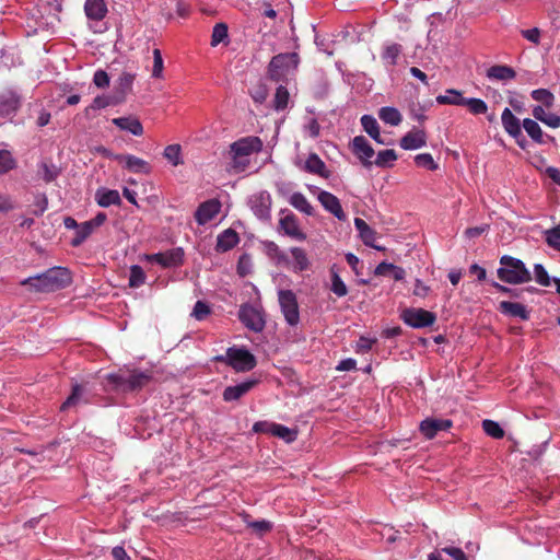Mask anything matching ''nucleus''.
I'll list each match as a JSON object with an SVG mask.
<instances>
[{
  "label": "nucleus",
  "instance_id": "nucleus-57",
  "mask_svg": "<svg viewBox=\"0 0 560 560\" xmlns=\"http://www.w3.org/2000/svg\"><path fill=\"white\" fill-rule=\"evenodd\" d=\"M211 313V308L210 306L203 302V301H197L195 303V306L192 308V313L191 315L197 319V320H202L205 319L209 314Z\"/></svg>",
  "mask_w": 560,
  "mask_h": 560
},
{
  "label": "nucleus",
  "instance_id": "nucleus-27",
  "mask_svg": "<svg viewBox=\"0 0 560 560\" xmlns=\"http://www.w3.org/2000/svg\"><path fill=\"white\" fill-rule=\"evenodd\" d=\"M238 242V234L232 229H226L218 235L215 249L224 253L236 246Z\"/></svg>",
  "mask_w": 560,
  "mask_h": 560
},
{
  "label": "nucleus",
  "instance_id": "nucleus-4",
  "mask_svg": "<svg viewBox=\"0 0 560 560\" xmlns=\"http://www.w3.org/2000/svg\"><path fill=\"white\" fill-rule=\"evenodd\" d=\"M151 380V373L147 371L132 370L127 373L119 372L107 376L108 384L116 390L127 393L141 389Z\"/></svg>",
  "mask_w": 560,
  "mask_h": 560
},
{
  "label": "nucleus",
  "instance_id": "nucleus-49",
  "mask_svg": "<svg viewBox=\"0 0 560 560\" xmlns=\"http://www.w3.org/2000/svg\"><path fill=\"white\" fill-rule=\"evenodd\" d=\"M530 96L536 102L542 103L545 106L550 107L553 104L555 96L547 89H537L532 91Z\"/></svg>",
  "mask_w": 560,
  "mask_h": 560
},
{
  "label": "nucleus",
  "instance_id": "nucleus-14",
  "mask_svg": "<svg viewBox=\"0 0 560 560\" xmlns=\"http://www.w3.org/2000/svg\"><path fill=\"white\" fill-rule=\"evenodd\" d=\"M281 214L279 221L280 230L288 236L298 240L304 241L306 240V234L301 231L298 218L292 212H287V210H281Z\"/></svg>",
  "mask_w": 560,
  "mask_h": 560
},
{
  "label": "nucleus",
  "instance_id": "nucleus-64",
  "mask_svg": "<svg viewBox=\"0 0 560 560\" xmlns=\"http://www.w3.org/2000/svg\"><path fill=\"white\" fill-rule=\"evenodd\" d=\"M444 553L448 555L453 560H467L465 552L457 547H444L441 549Z\"/></svg>",
  "mask_w": 560,
  "mask_h": 560
},
{
  "label": "nucleus",
  "instance_id": "nucleus-61",
  "mask_svg": "<svg viewBox=\"0 0 560 560\" xmlns=\"http://www.w3.org/2000/svg\"><path fill=\"white\" fill-rule=\"evenodd\" d=\"M250 96L255 103L262 104L268 96L267 88L264 84H258L253 91H250Z\"/></svg>",
  "mask_w": 560,
  "mask_h": 560
},
{
  "label": "nucleus",
  "instance_id": "nucleus-2",
  "mask_svg": "<svg viewBox=\"0 0 560 560\" xmlns=\"http://www.w3.org/2000/svg\"><path fill=\"white\" fill-rule=\"evenodd\" d=\"M262 140L256 136L243 137L230 145L229 155L232 168L244 172L249 165V156L262 150Z\"/></svg>",
  "mask_w": 560,
  "mask_h": 560
},
{
  "label": "nucleus",
  "instance_id": "nucleus-24",
  "mask_svg": "<svg viewBox=\"0 0 560 560\" xmlns=\"http://www.w3.org/2000/svg\"><path fill=\"white\" fill-rule=\"evenodd\" d=\"M95 200L100 207L107 208L121 203L120 195L115 189L98 188L95 192Z\"/></svg>",
  "mask_w": 560,
  "mask_h": 560
},
{
  "label": "nucleus",
  "instance_id": "nucleus-53",
  "mask_svg": "<svg viewBox=\"0 0 560 560\" xmlns=\"http://www.w3.org/2000/svg\"><path fill=\"white\" fill-rule=\"evenodd\" d=\"M482 428L485 432L491 438L501 439L504 435L503 429L495 421L483 420Z\"/></svg>",
  "mask_w": 560,
  "mask_h": 560
},
{
  "label": "nucleus",
  "instance_id": "nucleus-19",
  "mask_svg": "<svg viewBox=\"0 0 560 560\" xmlns=\"http://www.w3.org/2000/svg\"><path fill=\"white\" fill-rule=\"evenodd\" d=\"M352 152L363 162L365 166H370V160L375 154L374 149L363 136H357L352 140Z\"/></svg>",
  "mask_w": 560,
  "mask_h": 560
},
{
  "label": "nucleus",
  "instance_id": "nucleus-25",
  "mask_svg": "<svg viewBox=\"0 0 560 560\" xmlns=\"http://www.w3.org/2000/svg\"><path fill=\"white\" fill-rule=\"evenodd\" d=\"M499 311L504 315L517 317L523 320H527L529 318V312L526 306L521 303L502 301L499 304Z\"/></svg>",
  "mask_w": 560,
  "mask_h": 560
},
{
  "label": "nucleus",
  "instance_id": "nucleus-62",
  "mask_svg": "<svg viewBox=\"0 0 560 560\" xmlns=\"http://www.w3.org/2000/svg\"><path fill=\"white\" fill-rule=\"evenodd\" d=\"M93 83L100 89L107 88L109 85V77L107 72L101 69L96 70L93 75Z\"/></svg>",
  "mask_w": 560,
  "mask_h": 560
},
{
  "label": "nucleus",
  "instance_id": "nucleus-1",
  "mask_svg": "<svg viewBox=\"0 0 560 560\" xmlns=\"http://www.w3.org/2000/svg\"><path fill=\"white\" fill-rule=\"evenodd\" d=\"M70 282L71 276L67 268L54 267L43 273L22 280L21 284L28 285L35 292H54L66 288Z\"/></svg>",
  "mask_w": 560,
  "mask_h": 560
},
{
  "label": "nucleus",
  "instance_id": "nucleus-5",
  "mask_svg": "<svg viewBox=\"0 0 560 560\" xmlns=\"http://www.w3.org/2000/svg\"><path fill=\"white\" fill-rule=\"evenodd\" d=\"M214 361L225 363L236 372H248L257 364L254 354L245 348L237 347L228 348L225 354L214 357Z\"/></svg>",
  "mask_w": 560,
  "mask_h": 560
},
{
  "label": "nucleus",
  "instance_id": "nucleus-50",
  "mask_svg": "<svg viewBox=\"0 0 560 560\" xmlns=\"http://www.w3.org/2000/svg\"><path fill=\"white\" fill-rule=\"evenodd\" d=\"M153 55V67H152V78L162 79L163 70H164V61L162 58V52L159 48H154L152 51Z\"/></svg>",
  "mask_w": 560,
  "mask_h": 560
},
{
  "label": "nucleus",
  "instance_id": "nucleus-48",
  "mask_svg": "<svg viewBox=\"0 0 560 560\" xmlns=\"http://www.w3.org/2000/svg\"><path fill=\"white\" fill-rule=\"evenodd\" d=\"M16 166L12 153L8 150H0V174H7Z\"/></svg>",
  "mask_w": 560,
  "mask_h": 560
},
{
  "label": "nucleus",
  "instance_id": "nucleus-42",
  "mask_svg": "<svg viewBox=\"0 0 560 560\" xmlns=\"http://www.w3.org/2000/svg\"><path fill=\"white\" fill-rule=\"evenodd\" d=\"M272 436H277L287 443H291L296 440L298 431L283 424L275 423Z\"/></svg>",
  "mask_w": 560,
  "mask_h": 560
},
{
  "label": "nucleus",
  "instance_id": "nucleus-40",
  "mask_svg": "<svg viewBox=\"0 0 560 560\" xmlns=\"http://www.w3.org/2000/svg\"><path fill=\"white\" fill-rule=\"evenodd\" d=\"M163 156L173 166H178V165L184 164V159L182 155V147L177 143L168 144L167 147H165Z\"/></svg>",
  "mask_w": 560,
  "mask_h": 560
},
{
  "label": "nucleus",
  "instance_id": "nucleus-3",
  "mask_svg": "<svg viewBox=\"0 0 560 560\" xmlns=\"http://www.w3.org/2000/svg\"><path fill=\"white\" fill-rule=\"evenodd\" d=\"M498 278L510 284H522L532 280V273L525 264L515 257L503 255L497 270Z\"/></svg>",
  "mask_w": 560,
  "mask_h": 560
},
{
  "label": "nucleus",
  "instance_id": "nucleus-44",
  "mask_svg": "<svg viewBox=\"0 0 560 560\" xmlns=\"http://www.w3.org/2000/svg\"><path fill=\"white\" fill-rule=\"evenodd\" d=\"M93 231L94 229L88 221L79 224L75 231V236L71 241V245L74 247L80 246L93 233Z\"/></svg>",
  "mask_w": 560,
  "mask_h": 560
},
{
  "label": "nucleus",
  "instance_id": "nucleus-47",
  "mask_svg": "<svg viewBox=\"0 0 560 560\" xmlns=\"http://www.w3.org/2000/svg\"><path fill=\"white\" fill-rule=\"evenodd\" d=\"M397 160V154L392 149L382 150L377 153L375 164L380 167L392 165Z\"/></svg>",
  "mask_w": 560,
  "mask_h": 560
},
{
  "label": "nucleus",
  "instance_id": "nucleus-29",
  "mask_svg": "<svg viewBox=\"0 0 560 560\" xmlns=\"http://www.w3.org/2000/svg\"><path fill=\"white\" fill-rule=\"evenodd\" d=\"M89 401L88 399V393L84 386L80 384H74L72 386V392L70 396L66 399V401L61 405L60 409L62 411L75 407L80 404H86Z\"/></svg>",
  "mask_w": 560,
  "mask_h": 560
},
{
  "label": "nucleus",
  "instance_id": "nucleus-58",
  "mask_svg": "<svg viewBox=\"0 0 560 560\" xmlns=\"http://www.w3.org/2000/svg\"><path fill=\"white\" fill-rule=\"evenodd\" d=\"M534 275L537 283H539L542 287L550 285L549 275L541 264H536L534 266Z\"/></svg>",
  "mask_w": 560,
  "mask_h": 560
},
{
  "label": "nucleus",
  "instance_id": "nucleus-9",
  "mask_svg": "<svg viewBox=\"0 0 560 560\" xmlns=\"http://www.w3.org/2000/svg\"><path fill=\"white\" fill-rule=\"evenodd\" d=\"M405 324L412 328H424L432 326L436 320V315L423 308H406L401 314Z\"/></svg>",
  "mask_w": 560,
  "mask_h": 560
},
{
  "label": "nucleus",
  "instance_id": "nucleus-28",
  "mask_svg": "<svg viewBox=\"0 0 560 560\" xmlns=\"http://www.w3.org/2000/svg\"><path fill=\"white\" fill-rule=\"evenodd\" d=\"M84 11L88 19L101 21L107 14V5L104 0H86Z\"/></svg>",
  "mask_w": 560,
  "mask_h": 560
},
{
  "label": "nucleus",
  "instance_id": "nucleus-22",
  "mask_svg": "<svg viewBox=\"0 0 560 560\" xmlns=\"http://www.w3.org/2000/svg\"><path fill=\"white\" fill-rule=\"evenodd\" d=\"M112 122L120 130L130 132L136 137H141L143 135V126L135 116L117 117L114 118Z\"/></svg>",
  "mask_w": 560,
  "mask_h": 560
},
{
  "label": "nucleus",
  "instance_id": "nucleus-13",
  "mask_svg": "<svg viewBox=\"0 0 560 560\" xmlns=\"http://www.w3.org/2000/svg\"><path fill=\"white\" fill-rule=\"evenodd\" d=\"M452 425L450 419L427 418L420 422L419 430L425 439L432 440L439 432L447 431Z\"/></svg>",
  "mask_w": 560,
  "mask_h": 560
},
{
  "label": "nucleus",
  "instance_id": "nucleus-63",
  "mask_svg": "<svg viewBox=\"0 0 560 560\" xmlns=\"http://www.w3.org/2000/svg\"><path fill=\"white\" fill-rule=\"evenodd\" d=\"M376 342V339L368 338V337H360V339L357 342L355 350L357 352L366 353L369 352L373 345Z\"/></svg>",
  "mask_w": 560,
  "mask_h": 560
},
{
  "label": "nucleus",
  "instance_id": "nucleus-11",
  "mask_svg": "<svg viewBox=\"0 0 560 560\" xmlns=\"http://www.w3.org/2000/svg\"><path fill=\"white\" fill-rule=\"evenodd\" d=\"M271 196L268 191H259L250 196L248 205L255 217L268 222L271 218Z\"/></svg>",
  "mask_w": 560,
  "mask_h": 560
},
{
  "label": "nucleus",
  "instance_id": "nucleus-32",
  "mask_svg": "<svg viewBox=\"0 0 560 560\" xmlns=\"http://www.w3.org/2000/svg\"><path fill=\"white\" fill-rule=\"evenodd\" d=\"M290 253L293 258L291 268L294 272H302L310 268V260L304 249L300 247H292Z\"/></svg>",
  "mask_w": 560,
  "mask_h": 560
},
{
  "label": "nucleus",
  "instance_id": "nucleus-30",
  "mask_svg": "<svg viewBox=\"0 0 560 560\" xmlns=\"http://www.w3.org/2000/svg\"><path fill=\"white\" fill-rule=\"evenodd\" d=\"M361 125L364 131L377 143L386 144L387 142L381 137L377 120L371 115H363L361 117Z\"/></svg>",
  "mask_w": 560,
  "mask_h": 560
},
{
  "label": "nucleus",
  "instance_id": "nucleus-39",
  "mask_svg": "<svg viewBox=\"0 0 560 560\" xmlns=\"http://www.w3.org/2000/svg\"><path fill=\"white\" fill-rule=\"evenodd\" d=\"M378 117L385 124H388L390 126H398L402 120L399 110L390 106L382 107L378 112Z\"/></svg>",
  "mask_w": 560,
  "mask_h": 560
},
{
  "label": "nucleus",
  "instance_id": "nucleus-45",
  "mask_svg": "<svg viewBox=\"0 0 560 560\" xmlns=\"http://www.w3.org/2000/svg\"><path fill=\"white\" fill-rule=\"evenodd\" d=\"M289 92L285 86L279 85L276 90L275 98H273V107L276 110H283L287 108L289 104Z\"/></svg>",
  "mask_w": 560,
  "mask_h": 560
},
{
  "label": "nucleus",
  "instance_id": "nucleus-12",
  "mask_svg": "<svg viewBox=\"0 0 560 560\" xmlns=\"http://www.w3.org/2000/svg\"><path fill=\"white\" fill-rule=\"evenodd\" d=\"M184 252L180 247L173 248L165 253L145 254L142 259L148 262H155L164 268L177 267L183 264Z\"/></svg>",
  "mask_w": 560,
  "mask_h": 560
},
{
  "label": "nucleus",
  "instance_id": "nucleus-10",
  "mask_svg": "<svg viewBox=\"0 0 560 560\" xmlns=\"http://www.w3.org/2000/svg\"><path fill=\"white\" fill-rule=\"evenodd\" d=\"M238 318L248 329L255 332L262 331L266 325L264 313L253 305H242Z\"/></svg>",
  "mask_w": 560,
  "mask_h": 560
},
{
  "label": "nucleus",
  "instance_id": "nucleus-33",
  "mask_svg": "<svg viewBox=\"0 0 560 560\" xmlns=\"http://www.w3.org/2000/svg\"><path fill=\"white\" fill-rule=\"evenodd\" d=\"M401 52V45L397 43H388L384 45L381 57L386 65L395 66Z\"/></svg>",
  "mask_w": 560,
  "mask_h": 560
},
{
  "label": "nucleus",
  "instance_id": "nucleus-34",
  "mask_svg": "<svg viewBox=\"0 0 560 560\" xmlns=\"http://www.w3.org/2000/svg\"><path fill=\"white\" fill-rule=\"evenodd\" d=\"M289 203L306 215L314 214V208L302 192H293L289 198Z\"/></svg>",
  "mask_w": 560,
  "mask_h": 560
},
{
  "label": "nucleus",
  "instance_id": "nucleus-16",
  "mask_svg": "<svg viewBox=\"0 0 560 560\" xmlns=\"http://www.w3.org/2000/svg\"><path fill=\"white\" fill-rule=\"evenodd\" d=\"M318 201L322 203V206L334 214L338 220H346L347 215L345 211L342 210L341 203L339 199L332 195L331 192L322 190L317 196Z\"/></svg>",
  "mask_w": 560,
  "mask_h": 560
},
{
  "label": "nucleus",
  "instance_id": "nucleus-36",
  "mask_svg": "<svg viewBox=\"0 0 560 560\" xmlns=\"http://www.w3.org/2000/svg\"><path fill=\"white\" fill-rule=\"evenodd\" d=\"M533 116L549 127H560V116L552 113H546V110L539 105L533 108Z\"/></svg>",
  "mask_w": 560,
  "mask_h": 560
},
{
  "label": "nucleus",
  "instance_id": "nucleus-17",
  "mask_svg": "<svg viewBox=\"0 0 560 560\" xmlns=\"http://www.w3.org/2000/svg\"><path fill=\"white\" fill-rule=\"evenodd\" d=\"M258 381L255 378H248L242 383L233 386H228L222 394L224 401H235L246 395L250 389L257 385Z\"/></svg>",
  "mask_w": 560,
  "mask_h": 560
},
{
  "label": "nucleus",
  "instance_id": "nucleus-60",
  "mask_svg": "<svg viewBox=\"0 0 560 560\" xmlns=\"http://www.w3.org/2000/svg\"><path fill=\"white\" fill-rule=\"evenodd\" d=\"M521 35L534 45H539L541 39V31L538 27H533L528 30H521Z\"/></svg>",
  "mask_w": 560,
  "mask_h": 560
},
{
  "label": "nucleus",
  "instance_id": "nucleus-59",
  "mask_svg": "<svg viewBox=\"0 0 560 560\" xmlns=\"http://www.w3.org/2000/svg\"><path fill=\"white\" fill-rule=\"evenodd\" d=\"M248 527L252 528L259 536H262L264 534L272 529V523L266 520L254 521L252 523H248Z\"/></svg>",
  "mask_w": 560,
  "mask_h": 560
},
{
  "label": "nucleus",
  "instance_id": "nucleus-51",
  "mask_svg": "<svg viewBox=\"0 0 560 560\" xmlns=\"http://www.w3.org/2000/svg\"><path fill=\"white\" fill-rule=\"evenodd\" d=\"M330 290L338 296L342 298L347 295L348 288L346 283L342 281V279L339 277V275L331 270V287Z\"/></svg>",
  "mask_w": 560,
  "mask_h": 560
},
{
  "label": "nucleus",
  "instance_id": "nucleus-20",
  "mask_svg": "<svg viewBox=\"0 0 560 560\" xmlns=\"http://www.w3.org/2000/svg\"><path fill=\"white\" fill-rule=\"evenodd\" d=\"M136 79V74L131 72L124 71L116 83L115 86V102L121 103L126 100L127 95L131 93L133 81Z\"/></svg>",
  "mask_w": 560,
  "mask_h": 560
},
{
  "label": "nucleus",
  "instance_id": "nucleus-7",
  "mask_svg": "<svg viewBox=\"0 0 560 560\" xmlns=\"http://www.w3.org/2000/svg\"><path fill=\"white\" fill-rule=\"evenodd\" d=\"M23 96L19 90L7 88L0 92V119H12L20 110Z\"/></svg>",
  "mask_w": 560,
  "mask_h": 560
},
{
  "label": "nucleus",
  "instance_id": "nucleus-8",
  "mask_svg": "<svg viewBox=\"0 0 560 560\" xmlns=\"http://www.w3.org/2000/svg\"><path fill=\"white\" fill-rule=\"evenodd\" d=\"M278 301L287 324L296 326L300 323V311L295 293L292 290H279Z\"/></svg>",
  "mask_w": 560,
  "mask_h": 560
},
{
  "label": "nucleus",
  "instance_id": "nucleus-46",
  "mask_svg": "<svg viewBox=\"0 0 560 560\" xmlns=\"http://www.w3.org/2000/svg\"><path fill=\"white\" fill-rule=\"evenodd\" d=\"M464 106L474 115H482L488 112V105L481 98H465Z\"/></svg>",
  "mask_w": 560,
  "mask_h": 560
},
{
  "label": "nucleus",
  "instance_id": "nucleus-15",
  "mask_svg": "<svg viewBox=\"0 0 560 560\" xmlns=\"http://www.w3.org/2000/svg\"><path fill=\"white\" fill-rule=\"evenodd\" d=\"M221 210V202L217 199H209L199 205L195 212V219L199 225H205L213 220Z\"/></svg>",
  "mask_w": 560,
  "mask_h": 560
},
{
  "label": "nucleus",
  "instance_id": "nucleus-54",
  "mask_svg": "<svg viewBox=\"0 0 560 560\" xmlns=\"http://www.w3.org/2000/svg\"><path fill=\"white\" fill-rule=\"evenodd\" d=\"M415 163L419 167H423L430 171H435L439 165L433 160L432 155L430 153H421L416 155Z\"/></svg>",
  "mask_w": 560,
  "mask_h": 560
},
{
  "label": "nucleus",
  "instance_id": "nucleus-26",
  "mask_svg": "<svg viewBox=\"0 0 560 560\" xmlns=\"http://www.w3.org/2000/svg\"><path fill=\"white\" fill-rule=\"evenodd\" d=\"M487 78L494 81H511L516 78V72L510 66L494 65L487 70Z\"/></svg>",
  "mask_w": 560,
  "mask_h": 560
},
{
  "label": "nucleus",
  "instance_id": "nucleus-52",
  "mask_svg": "<svg viewBox=\"0 0 560 560\" xmlns=\"http://www.w3.org/2000/svg\"><path fill=\"white\" fill-rule=\"evenodd\" d=\"M115 104H117L115 102V96L110 97V96H106V95H98V96L94 97L92 104L89 107H86L85 112L88 114L91 109L98 110V109H102L109 105H115Z\"/></svg>",
  "mask_w": 560,
  "mask_h": 560
},
{
  "label": "nucleus",
  "instance_id": "nucleus-35",
  "mask_svg": "<svg viewBox=\"0 0 560 560\" xmlns=\"http://www.w3.org/2000/svg\"><path fill=\"white\" fill-rule=\"evenodd\" d=\"M126 168L136 173L148 174L151 171L149 163L138 156L127 154L122 156Z\"/></svg>",
  "mask_w": 560,
  "mask_h": 560
},
{
  "label": "nucleus",
  "instance_id": "nucleus-38",
  "mask_svg": "<svg viewBox=\"0 0 560 560\" xmlns=\"http://www.w3.org/2000/svg\"><path fill=\"white\" fill-rule=\"evenodd\" d=\"M465 98L459 91L448 89L445 91V94L436 96V102L439 104L464 106Z\"/></svg>",
  "mask_w": 560,
  "mask_h": 560
},
{
  "label": "nucleus",
  "instance_id": "nucleus-6",
  "mask_svg": "<svg viewBox=\"0 0 560 560\" xmlns=\"http://www.w3.org/2000/svg\"><path fill=\"white\" fill-rule=\"evenodd\" d=\"M298 65L299 55L296 52L279 54L269 63V75L272 80L280 81L291 70H295Z\"/></svg>",
  "mask_w": 560,
  "mask_h": 560
},
{
  "label": "nucleus",
  "instance_id": "nucleus-55",
  "mask_svg": "<svg viewBox=\"0 0 560 560\" xmlns=\"http://www.w3.org/2000/svg\"><path fill=\"white\" fill-rule=\"evenodd\" d=\"M546 243L560 253V225L545 232Z\"/></svg>",
  "mask_w": 560,
  "mask_h": 560
},
{
  "label": "nucleus",
  "instance_id": "nucleus-21",
  "mask_svg": "<svg viewBox=\"0 0 560 560\" xmlns=\"http://www.w3.org/2000/svg\"><path fill=\"white\" fill-rule=\"evenodd\" d=\"M425 143H427L425 132L420 129H413V130L407 132L400 139L399 144L404 150H417V149L424 147Z\"/></svg>",
  "mask_w": 560,
  "mask_h": 560
},
{
  "label": "nucleus",
  "instance_id": "nucleus-43",
  "mask_svg": "<svg viewBox=\"0 0 560 560\" xmlns=\"http://www.w3.org/2000/svg\"><path fill=\"white\" fill-rule=\"evenodd\" d=\"M229 28L225 23H217L213 26L211 35V46L215 47L221 43L228 42Z\"/></svg>",
  "mask_w": 560,
  "mask_h": 560
},
{
  "label": "nucleus",
  "instance_id": "nucleus-41",
  "mask_svg": "<svg viewBox=\"0 0 560 560\" xmlns=\"http://www.w3.org/2000/svg\"><path fill=\"white\" fill-rule=\"evenodd\" d=\"M147 276L142 267L132 265L129 269V287L140 288L145 283Z\"/></svg>",
  "mask_w": 560,
  "mask_h": 560
},
{
  "label": "nucleus",
  "instance_id": "nucleus-18",
  "mask_svg": "<svg viewBox=\"0 0 560 560\" xmlns=\"http://www.w3.org/2000/svg\"><path fill=\"white\" fill-rule=\"evenodd\" d=\"M354 226L359 232L360 238L366 246L372 247L376 250H385V247L380 246L375 243L377 234L363 219L355 218Z\"/></svg>",
  "mask_w": 560,
  "mask_h": 560
},
{
  "label": "nucleus",
  "instance_id": "nucleus-31",
  "mask_svg": "<svg viewBox=\"0 0 560 560\" xmlns=\"http://www.w3.org/2000/svg\"><path fill=\"white\" fill-rule=\"evenodd\" d=\"M304 170L311 174H316L325 178L328 177V172L324 161L316 154L311 153L304 164Z\"/></svg>",
  "mask_w": 560,
  "mask_h": 560
},
{
  "label": "nucleus",
  "instance_id": "nucleus-56",
  "mask_svg": "<svg viewBox=\"0 0 560 560\" xmlns=\"http://www.w3.org/2000/svg\"><path fill=\"white\" fill-rule=\"evenodd\" d=\"M42 177L46 183H50L59 175V170L54 164L42 163L40 164Z\"/></svg>",
  "mask_w": 560,
  "mask_h": 560
},
{
  "label": "nucleus",
  "instance_id": "nucleus-23",
  "mask_svg": "<svg viewBox=\"0 0 560 560\" xmlns=\"http://www.w3.org/2000/svg\"><path fill=\"white\" fill-rule=\"evenodd\" d=\"M502 126L504 130L514 139L521 137V121L514 116L510 108H504L501 115Z\"/></svg>",
  "mask_w": 560,
  "mask_h": 560
},
{
  "label": "nucleus",
  "instance_id": "nucleus-37",
  "mask_svg": "<svg viewBox=\"0 0 560 560\" xmlns=\"http://www.w3.org/2000/svg\"><path fill=\"white\" fill-rule=\"evenodd\" d=\"M523 127H524L525 131L527 132V135L533 139V141H535L539 144L546 143L545 135L536 120L530 119V118H525L523 120Z\"/></svg>",
  "mask_w": 560,
  "mask_h": 560
}]
</instances>
